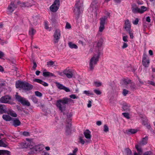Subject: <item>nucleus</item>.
I'll use <instances>...</instances> for the list:
<instances>
[{"instance_id": "nucleus-1", "label": "nucleus", "mask_w": 155, "mask_h": 155, "mask_svg": "<svg viewBox=\"0 0 155 155\" xmlns=\"http://www.w3.org/2000/svg\"><path fill=\"white\" fill-rule=\"evenodd\" d=\"M73 101V100L70 98L67 97H64L57 101L56 105L61 112H63L66 109L65 104H68Z\"/></svg>"}, {"instance_id": "nucleus-2", "label": "nucleus", "mask_w": 155, "mask_h": 155, "mask_svg": "<svg viewBox=\"0 0 155 155\" xmlns=\"http://www.w3.org/2000/svg\"><path fill=\"white\" fill-rule=\"evenodd\" d=\"M16 87L17 88H21L26 91L30 90L33 88V86L29 83L20 81L16 83Z\"/></svg>"}, {"instance_id": "nucleus-3", "label": "nucleus", "mask_w": 155, "mask_h": 155, "mask_svg": "<svg viewBox=\"0 0 155 155\" xmlns=\"http://www.w3.org/2000/svg\"><path fill=\"white\" fill-rule=\"evenodd\" d=\"M100 55L99 52H98L97 54H94L91 59L89 63V68L91 71L93 70L95 65L98 61Z\"/></svg>"}, {"instance_id": "nucleus-4", "label": "nucleus", "mask_w": 155, "mask_h": 155, "mask_svg": "<svg viewBox=\"0 0 155 155\" xmlns=\"http://www.w3.org/2000/svg\"><path fill=\"white\" fill-rule=\"evenodd\" d=\"M122 81L124 85H125V87L127 88H129L130 86V88L131 90L136 89V86L135 84L132 82L131 81L128 79H123L122 80Z\"/></svg>"}, {"instance_id": "nucleus-5", "label": "nucleus", "mask_w": 155, "mask_h": 155, "mask_svg": "<svg viewBox=\"0 0 155 155\" xmlns=\"http://www.w3.org/2000/svg\"><path fill=\"white\" fill-rule=\"evenodd\" d=\"M16 99L21 103L23 105H27L29 106L30 105V103L28 101L26 100V99L21 97L19 95H18V93H16V94L15 95Z\"/></svg>"}, {"instance_id": "nucleus-6", "label": "nucleus", "mask_w": 155, "mask_h": 155, "mask_svg": "<svg viewBox=\"0 0 155 155\" xmlns=\"http://www.w3.org/2000/svg\"><path fill=\"white\" fill-rule=\"evenodd\" d=\"M59 5V0H55L53 4L50 7V10L53 12H56L58 9Z\"/></svg>"}, {"instance_id": "nucleus-7", "label": "nucleus", "mask_w": 155, "mask_h": 155, "mask_svg": "<svg viewBox=\"0 0 155 155\" xmlns=\"http://www.w3.org/2000/svg\"><path fill=\"white\" fill-rule=\"evenodd\" d=\"M147 8L144 6H142L141 8H138L137 7H132V10L133 13H135L137 12L140 13H142L145 11H146Z\"/></svg>"}, {"instance_id": "nucleus-8", "label": "nucleus", "mask_w": 155, "mask_h": 155, "mask_svg": "<svg viewBox=\"0 0 155 155\" xmlns=\"http://www.w3.org/2000/svg\"><path fill=\"white\" fill-rule=\"evenodd\" d=\"M61 31L59 29L56 30L54 35V43L55 44L58 42L61 37Z\"/></svg>"}, {"instance_id": "nucleus-9", "label": "nucleus", "mask_w": 155, "mask_h": 155, "mask_svg": "<svg viewBox=\"0 0 155 155\" xmlns=\"http://www.w3.org/2000/svg\"><path fill=\"white\" fill-rule=\"evenodd\" d=\"M11 97L7 95L2 97L0 99V102L3 103H10Z\"/></svg>"}, {"instance_id": "nucleus-10", "label": "nucleus", "mask_w": 155, "mask_h": 155, "mask_svg": "<svg viewBox=\"0 0 155 155\" xmlns=\"http://www.w3.org/2000/svg\"><path fill=\"white\" fill-rule=\"evenodd\" d=\"M150 63V60L147 58V55L146 53H144L142 60L143 65L146 67L148 66Z\"/></svg>"}, {"instance_id": "nucleus-11", "label": "nucleus", "mask_w": 155, "mask_h": 155, "mask_svg": "<svg viewBox=\"0 0 155 155\" xmlns=\"http://www.w3.org/2000/svg\"><path fill=\"white\" fill-rule=\"evenodd\" d=\"M64 74L69 78H71L73 76V72L70 69H66L63 71Z\"/></svg>"}, {"instance_id": "nucleus-12", "label": "nucleus", "mask_w": 155, "mask_h": 155, "mask_svg": "<svg viewBox=\"0 0 155 155\" xmlns=\"http://www.w3.org/2000/svg\"><path fill=\"white\" fill-rule=\"evenodd\" d=\"M44 146L42 144H38L35 146L33 149L34 152L36 153L37 152H40L42 151L44 149Z\"/></svg>"}, {"instance_id": "nucleus-13", "label": "nucleus", "mask_w": 155, "mask_h": 155, "mask_svg": "<svg viewBox=\"0 0 155 155\" xmlns=\"http://www.w3.org/2000/svg\"><path fill=\"white\" fill-rule=\"evenodd\" d=\"M55 83L58 89L60 90H63L66 92H69L71 91V90L69 88L65 87L62 84L58 82H56Z\"/></svg>"}, {"instance_id": "nucleus-14", "label": "nucleus", "mask_w": 155, "mask_h": 155, "mask_svg": "<svg viewBox=\"0 0 155 155\" xmlns=\"http://www.w3.org/2000/svg\"><path fill=\"white\" fill-rule=\"evenodd\" d=\"M107 16H104L100 18V25H104L106 24V21L107 20L108 17H110V14L109 13L107 12Z\"/></svg>"}, {"instance_id": "nucleus-15", "label": "nucleus", "mask_w": 155, "mask_h": 155, "mask_svg": "<svg viewBox=\"0 0 155 155\" xmlns=\"http://www.w3.org/2000/svg\"><path fill=\"white\" fill-rule=\"evenodd\" d=\"M16 8V6L14 2H12L8 6V10L10 13H12Z\"/></svg>"}, {"instance_id": "nucleus-16", "label": "nucleus", "mask_w": 155, "mask_h": 155, "mask_svg": "<svg viewBox=\"0 0 155 155\" xmlns=\"http://www.w3.org/2000/svg\"><path fill=\"white\" fill-rule=\"evenodd\" d=\"M124 28L125 30L126 31H129V30H131L130 23L128 19H127L125 21Z\"/></svg>"}, {"instance_id": "nucleus-17", "label": "nucleus", "mask_w": 155, "mask_h": 155, "mask_svg": "<svg viewBox=\"0 0 155 155\" xmlns=\"http://www.w3.org/2000/svg\"><path fill=\"white\" fill-rule=\"evenodd\" d=\"M39 19V17L37 15H34L31 19V22L34 25H36Z\"/></svg>"}, {"instance_id": "nucleus-18", "label": "nucleus", "mask_w": 155, "mask_h": 155, "mask_svg": "<svg viewBox=\"0 0 155 155\" xmlns=\"http://www.w3.org/2000/svg\"><path fill=\"white\" fill-rule=\"evenodd\" d=\"M84 134L85 138L89 140L88 141L86 140V141L87 142H90L89 140L90 139L91 137V132L89 130H87L84 132Z\"/></svg>"}, {"instance_id": "nucleus-19", "label": "nucleus", "mask_w": 155, "mask_h": 155, "mask_svg": "<svg viewBox=\"0 0 155 155\" xmlns=\"http://www.w3.org/2000/svg\"><path fill=\"white\" fill-rule=\"evenodd\" d=\"M26 140L27 141V144L28 145V148L33 149L35 146L34 143L32 140L30 139H27Z\"/></svg>"}, {"instance_id": "nucleus-20", "label": "nucleus", "mask_w": 155, "mask_h": 155, "mask_svg": "<svg viewBox=\"0 0 155 155\" xmlns=\"http://www.w3.org/2000/svg\"><path fill=\"white\" fill-rule=\"evenodd\" d=\"M80 6L78 3L75 4L74 9V14L76 15H78L80 13Z\"/></svg>"}, {"instance_id": "nucleus-21", "label": "nucleus", "mask_w": 155, "mask_h": 155, "mask_svg": "<svg viewBox=\"0 0 155 155\" xmlns=\"http://www.w3.org/2000/svg\"><path fill=\"white\" fill-rule=\"evenodd\" d=\"M142 124L143 125L146 126V127L148 129H150V124L148 123V120L146 118H143L142 119Z\"/></svg>"}, {"instance_id": "nucleus-22", "label": "nucleus", "mask_w": 155, "mask_h": 155, "mask_svg": "<svg viewBox=\"0 0 155 155\" xmlns=\"http://www.w3.org/2000/svg\"><path fill=\"white\" fill-rule=\"evenodd\" d=\"M99 6V4L97 2L95 1H93L92 2L91 5V8H92L93 10H96L98 8Z\"/></svg>"}, {"instance_id": "nucleus-23", "label": "nucleus", "mask_w": 155, "mask_h": 155, "mask_svg": "<svg viewBox=\"0 0 155 155\" xmlns=\"http://www.w3.org/2000/svg\"><path fill=\"white\" fill-rule=\"evenodd\" d=\"M21 122L18 119H15L13 121L12 125L15 127H17L20 125Z\"/></svg>"}, {"instance_id": "nucleus-24", "label": "nucleus", "mask_w": 155, "mask_h": 155, "mask_svg": "<svg viewBox=\"0 0 155 155\" xmlns=\"http://www.w3.org/2000/svg\"><path fill=\"white\" fill-rule=\"evenodd\" d=\"M33 80L34 81L37 82V83L41 84L44 86H47L48 85V84L47 83L43 81L40 79H34Z\"/></svg>"}, {"instance_id": "nucleus-25", "label": "nucleus", "mask_w": 155, "mask_h": 155, "mask_svg": "<svg viewBox=\"0 0 155 155\" xmlns=\"http://www.w3.org/2000/svg\"><path fill=\"white\" fill-rule=\"evenodd\" d=\"M43 75L45 77L51 76L56 77V76H55L53 74L49 72H43Z\"/></svg>"}, {"instance_id": "nucleus-26", "label": "nucleus", "mask_w": 155, "mask_h": 155, "mask_svg": "<svg viewBox=\"0 0 155 155\" xmlns=\"http://www.w3.org/2000/svg\"><path fill=\"white\" fill-rule=\"evenodd\" d=\"M137 150L138 151V153H134V155H140L142 154V151L141 150V149L140 148H139V146L138 145H136L135 146Z\"/></svg>"}, {"instance_id": "nucleus-27", "label": "nucleus", "mask_w": 155, "mask_h": 155, "mask_svg": "<svg viewBox=\"0 0 155 155\" xmlns=\"http://www.w3.org/2000/svg\"><path fill=\"white\" fill-rule=\"evenodd\" d=\"M122 108L124 111H129L130 110V106L127 104H125L123 105Z\"/></svg>"}, {"instance_id": "nucleus-28", "label": "nucleus", "mask_w": 155, "mask_h": 155, "mask_svg": "<svg viewBox=\"0 0 155 155\" xmlns=\"http://www.w3.org/2000/svg\"><path fill=\"white\" fill-rule=\"evenodd\" d=\"M0 155H10V152L7 150H0Z\"/></svg>"}, {"instance_id": "nucleus-29", "label": "nucleus", "mask_w": 155, "mask_h": 155, "mask_svg": "<svg viewBox=\"0 0 155 155\" xmlns=\"http://www.w3.org/2000/svg\"><path fill=\"white\" fill-rule=\"evenodd\" d=\"M148 137H146L143 138L141 141L140 143V145H143L147 143V140H148Z\"/></svg>"}, {"instance_id": "nucleus-30", "label": "nucleus", "mask_w": 155, "mask_h": 155, "mask_svg": "<svg viewBox=\"0 0 155 155\" xmlns=\"http://www.w3.org/2000/svg\"><path fill=\"white\" fill-rule=\"evenodd\" d=\"M137 130L134 129H130L126 130V132L128 134H133L136 133Z\"/></svg>"}, {"instance_id": "nucleus-31", "label": "nucleus", "mask_w": 155, "mask_h": 155, "mask_svg": "<svg viewBox=\"0 0 155 155\" xmlns=\"http://www.w3.org/2000/svg\"><path fill=\"white\" fill-rule=\"evenodd\" d=\"M2 117L4 120L7 121H10L12 119V118L8 115H3L2 116Z\"/></svg>"}, {"instance_id": "nucleus-32", "label": "nucleus", "mask_w": 155, "mask_h": 155, "mask_svg": "<svg viewBox=\"0 0 155 155\" xmlns=\"http://www.w3.org/2000/svg\"><path fill=\"white\" fill-rule=\"evenodd\" d=\"M27 141L25 143H20L21 147L23 148H28V145L27 144Z\"/></svg>"}, {"instance_id": "nucleus-33", "label": "nucleus", "mask_w": 155, "mask_h": 155, "mask_svg": "<svg viewBox=\"0 0 155 155\" xmlns=\"http://www.w3.org/2000/svg\"><path fill=\"white\" fill-rule=\"evenodd\" d=\"M71 126V124L69 123L68 125H67V129L66 132L68 134H69L70 133V129Z\"/></svg>"}, {"instance_id": "nucleus-34", "label": "nucleus", "mask_w": 155, "mask_h": 155, "mask_svg": "<svg viewBox=\"0 0 155 155\" xmlns=\"http://www.w3.org/2000/svg\"><path fill=\"white\" fill-rule=\"evenodd\" d=\"M47 66L48 67L53 66L54 65V62L52 61H50L47 62Z\"/></svg>"}, {"instance_id": "nucleus-35", "label": "nucleus", "mask_w": 155, "mask_h": 155, "mask_svg": "<svg viewBox=\"0 0 155 155\" xmlns=\"http://www.w3.org/2000/svg\"><path fill=\"white\" fill-rule=\"evenodd\" d=\"M8 114L13 117H16L17 116L16 113L14 111L11 110L8 111Z\"/></svg>"}, {"instance_id": "nucleus-36", "label": "nucleus", "mask_w": 155, "mask_h": 155, "mask_svg": "<svg viewBox=\"0 0 155 155\" xmlns=\"http://www.w3.org/2000/svg\"><path fill=\"white\" fill-rule=\"evenodd\" d=\"M68 45L69 47L71 48L76 49L78 48V46L75 44L72 43L71 42H69Z\"/></svg>"}, {"instance_id": "nucleus-37", "label": "nucleus", "mask_w": 155, "mask_h": 155, "mask_svg": "<svg viewBox=\"0 0 155 155\" xmlns=\"http://www.w3.org/2000/svg\"><path fill=\"white\" fill-rule=\"evenodd\" d=\"M36 32V31L34 28H31L29 31V34L30 35H32V36Z\"/></svg>"}, {"instance_id": "nucleus-38", "label": "nucleus", "mask_w": 155, "mask_h": 155, "mask_svg": "<svg viewBox=\"0 0 155 155\" xmlns=\"http://www.w3.org/2000/svg\"><path fill=\"white\" fill-rule=\"evenodd\" d=\"M125 152L127 155H131L132 152L131 150L129 148H126L125 149Z\"/></svg>"}, {"instance_id": "nucleus-39", "label": "nucleus", "mask_w": 155, "mask_h": 155, "mask_svg": "<svg viewBox=\"0 0 155 155\" xmlns=\"http://www.w3.org/2000/svg\"><path fill=\"white\" fill-rule=\"evenodd\" d=\"M5 106L4 105L0 104V113H2L5 111Z\"/></svg>"}, {"instance_id": "nucleus-40", "label": "nucleus", "mask_w": 155, "mask_h": 155, "mask_svg": "<svg viewBox=\"0 0 155 155\" xmlns=\"http://www.w3.org/2000/svg\"><path fill=\"white\" fill-rule=\"evenodd\" d=\"M7 145L5 144L2 140H0V146L6 147Z\"/></svg>"}, {"instance_id": "nucleus-41", "label": "nucleus", "mask_w": 155, "mask_h": 155, "mask_svg": "<svg viewBox=\"0 0 155 155\" xmlns=\"http://www.w3.org/2000/svg\"><path fill=\"white\" fill-rule=\"evenodd\" d=\"M103 130L105 133H107L109 131V128L107 125L105 124L104 125Z\"/></svg>"}, {"instance_id": "nucleus-42", "label": "nucleus", "mask_w": 155, "mask_h": 155, "mask_svg": "<svg viewBox=\"0 0 155 155\" xmlns=\"http://www.w3.org/2000/svg\"><path fill=\"white\" fill-rule=\"evenodd\" d=\"M17 4L18 5H19L21 7H25L26 6V5H25V4L24 3H21L20 2H17Z\"/></svg>"}, {"instance_id": "nucleus-43", "label": "nucleus", "mask_w": 155, "mask_h": 155, "mask_svg": "<svg viewBox=\"0 0 155 155\" xmlns=\"http://www.w3.org/2000/svg\"><path fill=\"white\" fill-rule=\"evenodd\" d=\"M129 92L128 90L124 89L122 92V94L124 96H126L128 93Z\"/></svg>"}, {"instance_id": "nucleus-44", "label": "nucleus", "mask_w": 155, "mask_h": 155, "mask_svg": "<svg viewBox=\"0 0 155 155\" xmlns=\"http://www.w3.org/2000/svg\"><path fill=\"white\" fill-rule=\"evenodd\" d=\"M79 142L81 143L82 144H84L85 143V141L83 140L82 138L80 137L79 138Z\"/></svg>"}, {"instance_id": "nucleus-45", "label": "nucleus", "mask_w": 155, "mask_h": 155, "mask_svg": "<svg viewBox=\"0 0 155 155\" xmlns=\"http://www.w3.org/2000/svg\"><path fill=\"white\" fill-rule=\"evenodd\" d=\"M104 25H100L99 27V31L102 32L104 28Z\"/></svg>"}, {"instance_id": "nucleus-46", "label": "nucleus", "mask_w": 155, "mask_h": 155, "mask_svg": "<svg viewBox=\"0 0 155 155\" xmlns=\"http://www.w3.org/2000/svg\"><path fill=\"white\" fill-rule=\"evenodd\" d=\"M94 84L96 86L99 87L101 86L102 85L101 83L100 82L95 81L94 82Z\"/></svg>"}, {"instance_id": "nucleus-47", "label": "nucleus", "mask_w": 155, "mask_h": 155, "mask_svg": "<svg viewBox=\"0 0 155 155\" xmlns=\"http://www.w3.org/2000/svg\"><path fill=\"white\" fill-rule=\"evenodd\" d=\"M35 94L37 96L39 97H41L42 96V94L38 91H36L35 92Z\"/></svg>"}, {"instance_id": "nucleus-48", "label": "nucleus", "mask_w": 155, "mask_h": 155, "mask_svg": "<svg viewBox=\"0 0 155 155\" xmlns=\"http://www.w3.org/2000/svg\"><path fill=\"white\" fill-rule=\"evenodd\" d=\"M122 114L127 119H129L130 118L129 114L128 113H122Z\"/></svg>"}, {"instance_id": "nucleus-49", "label": "nucleus", "mask_w": 155, "mask_h": 155, "mask_svg": "<svg viewBox=\"0 0 155 155\" xmlns=\"http://www.w3.org/2000/svg\"><path fill=\"white\" fill-rule=\"evenodd\" d=\"M102 45V42L101 41H98L96 47L98 48L100 47Z\"/></svg>"}, {"instance_id": "nucleus-50", "label": "nucleus", "mask_w": 155, "mask_h": 155, "mask_svg": "<svg viewBox=\"0 0 155 155\" xmlns=\"http://www.w3.org/2000/svg\"><path fill=\"white\" fill-rule=\"evenodd\" d=\"M94 92L97 95H100L101 93L100 91L96 89L94 90Z\"/></svg>"}, {"instance_id": "nucleus-51", "label": "nucleus", "mask_w": 155, "mask_h": 155, "mask_svg": "<svg viewBox=\"0 0 155 155\" xmlns=\"http://www.w3.org/2000/svg\"><path fill=\"white\" fill-rule=\"evenodd\" d=\"M84 94H86V95H88L89 94L91 95H93V94L92 93H90L89 91H85L83 92Z\"/></svg>"}, {"instance_id": "nucleus-52", "label": "nucleus", "mask_w": 155, "mask_h": 155, "mask_svg": "<svg viewBox=\"0 0 155 155\" xmlns=\"http://www.w3.org/2000/svg\"><path fill=\"white\" fill-rule=\"evenodd\" d=\"M143 155H153V153L150 151H147L144 153Z\"/></svg>"}, {"instance_id": "nucleus-53", "label": "nucleus", "mask_w": 155, "mask_h": 155, "mask_svg": "<svg viewBox=\"0 0 155 155\" xmlns=\"http://www.w3.org/2000/svg\"><path fill=\"white\" fill-rule=\"evenodd\" d=\"M139 22V19L138 18H136L135 20L133 21V23L134 25H137L138 24Z\"/></svg>"}, {"instance_id": "nucleus-54", "label": "nucleus", "mask_w": 155, "mask_h": 155, "mask_svg": "<svg viewBox=\"0 0 155 155\" xmlns=\"http://www.w3.org/2000/svg\"><path fill=\"white\" fill-rule=\"evenodd\" d=\"M127 31L129 33L130 38H133L134 36L133 35V34L131 32V30H129V31Z\"/></svg>"}, {"instance_id": "nucleus-55", "label": "nucleus", "mask_w": 155, "mask_h": 155, "mask_svg": "<svg viewBox=\"0 0 155 155\" xmlns=\"http://www.w3.org/2000/svg\"><path fill=\"white\" fill-rule=\"evenodd\" d=\"M148 83L153 86H155V83L153 81H149Z\"/></svg>"}, {"instance_id": "nucleus-56", "label": "nucleus", "mask_w": 155, "mask_h": 155, "mask_svg": "<svg viewBox=\"0 0 155 155\" xmlns=\"http://www.w3.org/2000/svg\"><path fill=\"white\" fill-rule=\"evenodd\" d=\"M128 38V37L127 36H124L123 37V40L124 41L127 42L128 41V40L127 39Z\"/></svg>"}, {"instance_id": "nucleus-57", "label": "nucleus", "mask_w": 155, "mask_h": 155, "mask_svg": "<svg viewBox=\"0 0 155 155\" xmlns=\"http://www.w3.org/2000/svg\"><path fill=\"white\" fill-rule=\"evenodd\" d=\"M70 97L71 99V98L74 99L75 98H77V97H76V95L75 94H72L71 95H70L69 96Z\"/></svg>"}, {"instance_id": "nucleus-58", "label": "nucleus", "mask_w": 155, "mask_h": 155, "mask_svg": "<svg viewBox=\"0 0 155 155\" xmlns=\"http://www.w3.org/2000/svg\"><path fill=\"white\" fill-rule=\"evenodd\" d=\"M45 28L46 29H48L49 31H50L51 30V28L48 27V25L47 23H45Z\"/></svg>"}, {"instance_id": "nucleus-59", "label": "nucleus", "mask_w": 155, "mask_h": 155, "mask_svg": "<svg viewBox=\"0 0 155 155\" xmlns=\"http://www.w3.org/2000/svg\"><path fill=\"white\" fill-rule=\"evenodd\" d=\"M66 28L68 29H70L71 28V26L70 25L68 22L66 23Z\"/></svg>"}, {"instance_id": "nucleus-60", "label": "nucleus", "mask_w": 155, "mask_h": 155, "mask_svg": "<svg viewBox=\"0 0 155 155\" xmlns=\"http://www.w3.org/2000/svg\"><path fill=\"white\" fill-rule=\"evenodd\" d=\"M88 104H87V106L88 107H90L91 106V103L92 101H91L89 100L88 101Z\"/></svg>"}, {"instance_id": "nucleus-61", "label": "nucleus", "mask_w": 155, "mask_h": 155, "mask_svg": "<svg viewBox=\"0 0 155 155\" xmlns=\"http://www.w3.org/2000/svg\"><path fill=\"white\" fill-rule=\"evenodd\" d=\"M42 155H49V153L45 151H43L42 152Z\"/></svg>"}, {"instance_id": "nucleus-62", "label": "nucleus", "mask_w": 155, "mask_h": 155, "mask_svg": "<svg viewBox=\"0 0 155 155\" xmlns=\"http://www.w3.org/2000/svg\"><path fill=\"white\" fill-rule=\"evenodd\" d=\"M127 46L128 45L125 42H124L123 45L122 46V48H127Z\"/></svg>"}, {"instance_id": "nucleus-63", "label": "nucleus", "mask_w": 155, "mask_h": 155, "mask_svg": "<svg viewBox=\"0 0 155 155\" xmlns=\"http://www.w3.org/2000/svg\"><path fill=\"white\" fill-rule=\"evenodd\" d=\"M33 66L32 68L34 69H35L36 67H37V64L35 62V61L33 62Z\"/></svg>"}, {"instance_id": "nucleus-64", "label": "nucleus", "mask_w": 155, "mask_h": 155, "mask_svg": "<svg viewBox=\"0 0 155 155\" xmlns=\"http://www.w3.org/2000/svg\"><path fill=\"white\" fill-rule=\"evenodd\" d=\"M4 54L3 52L0 51V58H2L4 56Z\"/></svg>"}]
</instances>
